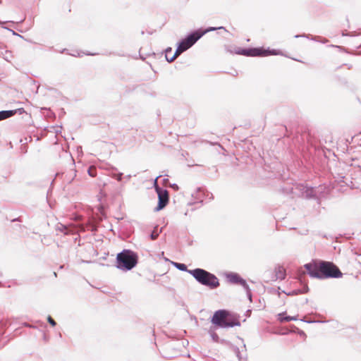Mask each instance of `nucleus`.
Returning a JSON list of instances; mask_svg holds the SVG:
<instances>
[{
  "mask_svg": "<svg viewBox=\"0 0 361 361\" xmlns=\"http://www.w3.org/2000/svg\"><path fill=\"white\" fill-rule=\"evenodd\" d=\"M160 176H159L157 177V178H156V179H155V180H154V188H155V190H156V191H157V187H159V186L158 185V183H157V179H158Z\"/></svg>",
  "mask_w": 361,
  "mask_h": 361,
  "instance_id": "c756f323",
  "label": "nucleus"
},
{
  "mask_svg": "<svg viewBox=\"0 0 361 361\" xmlns=\"http://www.w3.org/2000/svg\"><path fill=\"white\" fill-rule=\"evenodd\" d=\"M171 187H172L173 189H175V190H178V186L176 183L173 184V185H171Z\"/></svg>",
  "mask_w": 361,
  "mask_h": 361,
  "instance_id": "473e14b6",
  "label": "nucleus"
},
{
  "mask_svg": "<svg viewBox=\"0 0 361 361\" xmlns=\"http://www.w3.org/2000/svg\"><path fill=\"white\" fill-rule=\"evenodd\" d=\"M229 312L226 310L216 311L211 319L214 325L221 328H228L240 326V322L235 318H229Z\"/></svg>",
  "mask_w": 361,
  "mask_h": 361,
  "instance_id": "20e7f679",
  "label": "nucleus"
},
{
  "mask_svg": "<svg viewBox=\"0 0 361 361\" xmlns=\"http://www.w3.org/2000/svg\"><path fill=\"white\" fill-rule=\"evenodd\" d=\"M70 176L71 177V178L69 180V182L71 183L73 180V178L76 176V171L75 170H72L71 171Z\"/></svg>",
  "mask_w": 361,
  "mask_h": 361,
  "instance_id": "b1692460",
  "label": "nucleus"
},
{
  "mask_svg": "<svg viewBox=\"0 0 361 361\" xmlns=\"http://www.w3.org/2000/svg\"><path fill=\"white\" fill-rule=\"evenodd\" d=\"M195 279L200 284L215 289L219 286L218 278L213 274L201 268H196L188 271Z\"/></svg>",
  "mask_w": 361,
  "mask_h": 361,
  "instance_id": "7ed1b4c3",
  "label": "nucleus"
},
{
  "mask_svg": "<svg viewBox=\"0 0 361 361\" xmlns=\"http://www.w3.org/2000/svg\"><path fill=\"white\" fill-rule=\"evenodd\" d=\"M343 35H349L348 34L343 33Z\"/></svg>",
  "mask_w": 361,
  "mask_h": 361,
  "instance_id": "a19ab883",
  "label": "nucleus"
},
{
  "mask_svg": "<svg viewBox=\"0 0 361 361\" xmlns=\"http://www.w3.org/2000/svg\"><path fill=\"white\" fill-rule=\"evenodd\" d=\"M159 235V233L154 229L150 234V238L152 240H156Z\"/></svg>",
  "mask_w": 361,
  "mask_h": 361,
  "instance_id": "aec40b11",
  "label": "nucleus"
},
{
  "mask_svg": "<svg viewBox=\"0 0 361 361\" xmlns=\"http://www.w3.org/2000/svg\"><path fill=\"white\" fill-rule=\"evenodd\" d=\"M309 288L308 287L306 286L304 287L303 290H301L300 289H297V290H294L291 292H289L288 293H286L288 295H298L299 293H307L308 291Z\"/></svg>",
  "mask_w": 361,
  "mask_h": 361,
  "instance_id": "dca6fc26",
  "label": "nucleus"
},
{
  "mask_svg": "<svg viewBox=\"0 0 361 361\" xmlns=\"http://www.w3.org/2000/svg\"><path fill=\"white\" fill-rule=\"evenodd\" d=\"M283 314H284V313H280L279 314V319L281 322L296 321L298 319L296 317H291V316L283 317Z\"/></svg>",
  "mask_w": 361,
  "mask_h": 361,
  "instance_id": "2eb2a0df",
  "label": "nucleus"
},
{
  "mask_svg": "<svg viewBox=\"0 0 361 361\" xmlns=\"http://www.w3.org/2000/svg\"><path fill=\"white\" fill-rule=\"evenodd\" d=\"M168 181H169V180L167 178H164L163 180L164 183H166Z\"/></svg>",
  "mask_w": 361,
  "mask_h": 361,
  "instance_id": "f704fd0d",
  "label": "nucleus"
},
{
  "mask_svg": "<svg viewBox=\"0 0 361 361\" xmlns=\"http://www.w3.org/2000/svg\"><path fill=\"white\" fill-rule=\"evenodd\" d=\"M16 111H0V121L12 117Z\"/></svg>",
  "mask_w": 361,
  "mask_h": 361,
  "instance_id": "4468645a",
  "label": "nucleus"
},
{
  "mask_svg": "<svg viewBox=\"0 0 361 361\" xmlns=\"http://www.w3.org/2000/svg\"><path fill=\"white\" fill-rule=\"evenodd\" d=\"M245 290H246L247 298L251 301L252 294H251V291H250V289L249 286H247V288H245Z\"/></svg>",
  "mask_w": 361,
  "mask_h": 361,
  "instance_id": "5701e85b",
  "label": "nucleus"
},
{
  "mask_svg": "<svg viewBox=\"0 0 361 361\" xmlns=\"http://www.w3.org/2000/svg\"><path fill=\"white\" fill-rule=\"evenodd\" d=\"M307 274L312 278L324 279H338L342 276L340 269L331 262L313 260L304 265Z\"/></svg>",
  "mask_w": 361,
  "mask_h": 361,
  "instance_id": "f257e3e1",
  "label": "nucleus"
},
{
  "mask_svg": "<svg viewBox=\"0 0 361 361\" xmlns=\"http://www.w3.org/2000/svg\"><path fill=\"white\" fill-rule=\"evenodd\" d=\"M47 322L52 326H55L56 325V322L52 319L51 317L49 316L47 317Z\"/></svg>",
  "mask_w": 361,
  "mask_h": 361,
  "instance_id": "4be33fe9",
  "label": "nucleus"
},
{
  "mask_svg": "<svg viewBox=\"0 0 361 361\" xmlns=\"http://www.w3.org/2000/svg\"><path fill=\"white\" fill-rule=\"evenodd\" d=\"M8 55H6V56H5V59H6V60H7V61H8Z\"/></svg>",
  "mask_w": 361,
  "mask_h": 361,
  "instance_id": "c9c22d12",
  "label": "nucleus"
},
{
  "mask_svg": "<svg viewBox=\"0 0 361 361\" xmlns=\"http://www.w3.org/2000/svg\"><path fill=\"white\" fill-rule=\"evenodd\" d=\"M157 193L158 195V204L154 208L155 212L163 209L169 203V192L160 187L157 188Z\"/></svg>",
  "mask_w": 361,
  "mask_h": 361,
  "instance_id": "0eeeda50",
  "label": "nucleus"
},
{
  "mask_svg": "<svg viewBox=\"0 0 361 361\" xmlns=\"http://www.w3.org/2000/svg\"><path fill=\"white\" fill-rule=\"evenodd\" d=\"M227 281L232 284H240L244 288H247V283L245 280L240 276L239 274L233 272H230L226 275Z\"/></svg>",
  "mask_w": 361,
  "mask_h": 361,
  "instance_id": "1a4fd4ad",
  "label": "nucleus"
},
{
  "mask_svg": "<svg viewBox=\"0 0 361 361\" xmlns=\"http://www.w3.org/2000/svg\"><path fill=\"white\" fill-rule=\"evenodd\" d=\"M6 55H7V54H9V55H10V54H11V52H8V51H6Z\"/></svg>",
  "mask_w": 361,
  "mask_h": 361,
  "instance_id": "58836bf2",
  "label": "nucleus"
},
{
  "mask_svg": "<svg viewBox=\"0 0 361 361\" xmlns=\"http://www.w3.org/2000/svg\"><path fill=\"white\" fill-rule=\"evenodd\" d=\"M275 278L276 280H283L286 277V271L282 267H277L275 268Z\"/></svg>",
  "mask_w": 361,
  "mask_h": 361,
  "instance_id": "ddd939ff",
  "label": "nucleus"
},
{
  "mask_svg": "<svg viewBox=\"0 0 361 361\" xmlns=\"http://www.w3.org/2000/svg\"><path fill=\"white\" fill-rule=\"evenodd\" d=\"M267 51V54H266L264 56H269V55H278L279 54V51L278 50H276V49H266Z\"/></svg>",
  "mask_w": 361,
  "mask_h": 361,
  "instance_id": "6ab92c4d",
  "label": "nucleus"
},
{
  "mask_svg": "<svg viewBox=\"0 0 361 361\" xmlns=\"http://www.w3.org/2000/svg\"><path fill=\"white\" fill-rule=\"evenodd\" d=\"M209 333L210 336L212 337V340L214 342L219 341V338L218 335L213 330L210 329Z\"/></svg>",
  "mask_w": 361,
  "mask_h": 361,
  "instance_id": "a211bd4d",
  "label": "nucleus"
},
{
  "mask_svg": "<svg viewBox=\"0 0 361 361\" xmlns=\"http://www.w3.org/2000/svg\"><path fill=\"white\" fill-rule=\"evenodd\" d=\"M219 29H224V27H219Z\"/></svg>",
  "mask_w": 361,
  "mask_h": 361,
  "instance_id": "ea45409f",
  "label": "nucleus"
},
{
  "mask_svg": "<svg viewBox=\"0 0 361 361\" xmlns=\"http://www.w3.org/2000/svg\"><path fill=\"white\" fill-rule=\"evenodd\" d=\"M88 174L92 177L96 176L95 169L90 167L88 169Z\"/></svg>",
  "mask_w": 361,
  "mask_h": 361,
  "instance_id": "412c9836",
  "label": "nucleus"
},
{
  "mask_svg": "<svg viewBox=\"0 0 361 361\" xmlns=\"http://www.w3.org/2000/svg\"><path fill=\"white\" fill-rule=\"evenodd\" d=\"M185 51L186 49L180 43H178L176 50L173 56H169V52L172 51V49L171 47H168L165 50V58L168 62L171 63L180 54Z\"/></svg>",
  "mask_w": 361,
  "mask_h": 361,
  "instance_id": "9b49d317",
  "label": "nucleus"
},
{
  "mask_svg": "<svg viewBox=\"0 0 361 361\" xmlns=\"http://www.w3.org/2000/svg\"><path fill=\"white\" fill-rule=\"evenodd\" d=\"M192 197L200 202H203L204 200L208 199V201L213 200L214 197L212 193L209 192H204L201 188H197L195 194H192Z\"/></svg>",
  "mask_w": 361,
  "mask_h": 361,
  "instance_id": "9d476101",
  "label": "nucleus"
},
{
  "mask_svg": "<svg viewBox=\"0 0 361 361\" xmlns=\"http://www.w3.org/2000/svg\"><path fill=\"white\" fill-rule=\"evenodd\" d=\"M200 30H201V31H206V33H207V32H209V31L215 30H216V27H209V28H208V29H207V30H202V29H200Z\"/></svg>",
  "mask_w": 361,
  "mask_h": 361,
  "instance_id": "c85d7f7f",
  "label": "nucleus"
},
{
  "mask_svg": "<svg viewBox=\"0 0 361 361\" xmlns=\"http://www.w3.org/2000/svg\"><path fill=\"white\" fill-rule=\"evenodd\" d=\"M89 226H90L92 231H97V226L94 224H93L92 222H90V221L89 222Z\"/></svg>",
  "mask_w": 361,
  "mask_h": 361,
  "instance_id": "bb28decb",
  "label": "nucleus"
},
{
  "mask_svg": "<svg viewBox=\"0 0 361 361\" xmlns=\"http://www.w3.org/2000/svg\"><path fill=\"white\" fill-rule=\"evenodd\" d=\"M16 111H19V112H21V111H24V109L23 108H20V109H18L17 110H16ZM17 112H16V114Z\"/></svg>",
  "mask_w": 361,
  "mask_h": 361,
  "instance_id": "72a5a7b5",
  "label": "nucleus"
},
{
  "mask_svg": "<svg viewBox=\"0 0 361 361\" xmlns=\"http://www.w3.org/2000/svg\"><path fill=\"white\" fill-rule=\"evenodd\" d=\"M81 227H82V228H81V230H82V231H85V227H84L83 226H81Z\"/></svg>",
  "mask_w": 361,
  "mask_h": 361,
  "instance_id": "e433bc0d",
  "label": "nucleus"
},
{
  "mask_svg": "<svg viewBox=\"0 0 361 361\" xmlns=\"http://www.w3.org/2000/svg\"><path fill=\"white\" fill-rule=\"evenodd\" d=\"M173 264L178 270L183 271H187L188 273L189 270L188 269L187 266L185 264L178 263V262H173Z\"/></svg>",
  "mask_w": 361,
  "mask_h": 361,
  "instance_id": "f3484780",
  "label": "nucleus"
},
{
  "mask_svg": "<svg viewBox=\"0 0 361 361\" xmlns=\"http://www.w3.org/2000/svg\"><path fill=\"white\" fill-rule=\"evenodd\" d=\"M206 34V31H201L200 29L192 31L189 33L185 38L182 39L179 43L188 50L192 47L203 35Z\"/></svg>",
  "mask_w": 361,
  "mask_h": 361,
  "instance_id": "423d86ee",
  "label": "nucleus"
},
{
  "mask_svg": "<svg viewBox=\"0 0 361 361\" xmlns=\"http://www.w3.org/2000/svg\"><path fill=\"white\" fill-rule=\"evenodd\" d=\"M295 38H298V37H307V38H309V35H307L305 34H303V35H295Z\"/></svg>",
  "mask_w": 361,
  "mask_h": 361,
  "instance_id": "7c9ffc66",
  "label": "nucleus"
},
{
  "mask_svg": "<svg viewBox=\"0 0 361 361\" xmlns=\"http://www.w3.org/2000/svg\"><path fill=\"white\" fill-rule=\"evenodd\" d=\"M18 220H19V219H15L13 220V221H18Z\"/></svg>",
  "mask_w": 361,
  "mask_h": 361,
  "instance_id": "4c0bfd02",
  "label": "nucleus"
},
{
  "mask_svg": "<svg viewBox=\"0 0 361 361\" xmlns=\"http://www.w3.org/2000/svg\"><path fill=\"white\" fill-rule=\"evenodd\" d=\"M123 173H119L116 174L114 177L116 178L117 180L121 181L122 180Z\"/></svg>",
  "mask_w": 361,
  "mask_h": 361,
  "instance_id": "a878e982",
  "label": "nucleus"
},
{
  "mask_svg": "<svg viewBox=\"0 0 361 361\" xmlns=\"http://www.w3.org/2000/svg\"><path fill=\"white\" fill-rule=\"evenodd\" d=\"M235 353L237 357H238L239 360L242 361L241 360V357H240V350H239V348L238 347L235 348Z\"/></svg>",
  "mask_w": 361,
  "mask_h": 361,
  "instance_id": "393cba45",
  "label": "nucleus"
},
{
  "mask_svg": "<svg viewBox=\"0 0 361 361\" xmlns=\"http://www.w3.org/2000/svg\"><path fill=\"white\" fill-rule=\"evenodd\" d=\"M138 262V255L131 250L124 249L116 255V268L123 271L132 270Z\"/></svg>",
  "mask_w": 361,
  "mask_h": 361,
  "instance_id": "f03ea898",
  "label": "nucleus"
},
{
  "mask_svg": "<svg viewBox=\"0 0 361 361\" xmlns=\"http://www.w3.org/2000/svg\"><path fill=\"white\" fill-rule=\"evenodd\" d=\"M324 187L319 185V187H308L304 184H296L292 188V192L307 199H317L319 200L323 197L322 195Z\"/></svg>",
  "mask_w": 361,
  "mask_h": 361,
  "instance_id": "39448f33",
  "label": "nucleus"
},
{
  "mask_svg": "<svg viewBox=\"0 0 361 361\" xmlns=\"http://www.w3.org/2000/svg\"><path fill=\"white\" fill-rule=\"evenodd\" d=\"M56 230L63 233L65 235L71 234L75 232L74 228L62 224H59L57 225Z\"/></svg>",
  "mask_w": 361,
  "mask_h": 361,
  "instance_id": "f8f14e48",
  "label": "nucleus"
},
{
  "mask_svg": "<svg viewBox=\"0 0 361 361\" xmlns=\"http://www.w3.org/2000/svg\"><path fill=\"white\" fill-rule=\"evenodd\" d=\"M267 51L262 48H239L235 53L246 56H264L268 54Z\"/></svg>",
  "mask_w": 361,
  "mask_h": 361,
  "instance_id": "6e6552de",
  "label": "nucleus"
},
{
  "mask_svg": "<svg viewBox=\"0 0 361 361\" xmlns=\"http://www.w3.org/2000/svg\"><path fill=\"white\" fill-rule=\"evenodd\" d=\"M328 41L329 40L327 39L319 37V42L325 44V43L328 42Z\"/></svg>",
  "mask_w": 361,
  "mask_h": 361,
  "instance_id": "cd10ccee",
  "label": "nucleus"
},
{
  "mask_svg": "<svg viewBox=\"0 0 361 361\" xmlns=\"http://www.w3.org/2000/svg\"><path fill=\"white\" fill-rule=\"evenodd\" d=\"M311 39H312V40H314V41H317V42H319V36H312V37H311Z\"/></svg>",
  "mask_w": 361,
  "mask_h": 361,
  "instance_id": "2f4dec72",
  "label": "nucleus"
}]
</instances>
